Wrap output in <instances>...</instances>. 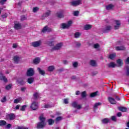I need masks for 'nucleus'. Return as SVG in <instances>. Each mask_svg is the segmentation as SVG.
Here are the masks:
<instances>
[{
  "mask_svg": "<svg viewBox=\"0 0 129 129\" xmlns=\"http://www.w3.org/2000/svg\"><path fill=\"white\" fill-rule=\"evenodd\" d=\"M39 119L40 121L37 123V128H44L46 126V123H45L46 118L44 117L43 115H41L39 116Z\"/></svg>",
  "mask_w": 129,
  "mask_h": 129,
  "instance_id": "f257e3e1",
  "label": "nucleus"
},
{
  "mask_svg": "<svg viewBox=\"0 0 129 129\" xmlns=\"http://www.w3.org/2000/svg\"><path fill=\"white\" fill-rule=\"evenodd\" d=\"M16 119V115L13 113H11L6 115V119L7 120H14Z\"/></svg>",
  "mask_w": 129,
  "mask_h": 129,
  "instance_id": "f03ea898",
  "label": "nucleus"
},
{
  "mask_svg": "<svg viewBox=\"0 0 129 129\" xmlns=\"http://www.w3.org/2000/svg\"><path fill=\"white\" fill-rule=\"evenodd\" d=\"M62 46H63V43L60 42L57 43L55 46L52 48L51 51H57L60 50V49L62 48Z\"/></svg>",
  "mask_w": 129,
  "mask_h": 129,
  "instance_id": "7ed1b4c3",
  "label": "nucleus"
},
{
  "mask_svg": "<svg viewBox=\"0 0 129 129\" xmlns=\"http://www.w3.org/2000/svg\"><path fill=\"white\" fill-rule=\"evenodd\" d=\"M52 31L53 30L52 28H49L48 26H45L42 30V33H46V32H47V33H51Z\"/></svg>",
  "mask_w": 129,
  "mask_h": 129,
  "instance_id": "20e7f679",
  "label": "nucleus"
},
{
  "mask_svg": "<svg viewBox=\"0 0 129 129\" xmlns=\"http://www.w3.org/2000/svg\"><path fill=\"white\" fill-rule=\"evenodd\" d=\"M116 25L114 26V30H118L119 29V27H120V21L119 20H115L114 21Z\"/></svg>",
  "mask_w": 129,
  "mask_h": 129,
  "instance_id": "39448f33",
  "label": "nucleus"
},
{
  "mask_svg": "<svg viewBox=\"0 0 129 129\" xmlns=\"http://www.w3.org/2000/svg\"><path fill=\"white\" fill-rule=\"evenodd\" d=\"M41 45H42V41L41 40H39V41L33 42V46L35 48L40 47Z\"/></svg>",
  "mask_w": 129,
  "mask_h": 129,
  "instance_id": "423d86ee",
  "label": "nucleus"
},
{
  "mask_svg": "<svg viewBox=\"0 0 129 129\" xmlns=\"http://www.w3.org/2000/svg\"><path fill=\"white\" fill-rule=\"evenodd\" d=\"M72 106L74 107V108H77V109H81V105H78L77 102H74L72 103Z\"/></svg>",
  "mask_w": 129,
  "mask_h": 129,
  "instance_id": "0eeeda50",
  "label": "nucleus"
},
{
  "mask_svg": "<svg viewBox=\"0 0 129 129\" xmlns=\"http://www.w3.org/2000/svg\"><path fill=\"white\" fill-rule=\"evenodd\" d=\"M81 1L80 0H78L76 1H73L71 2V5L73 6V7H76L77 6H79L80 5Z\"/></svg>",
  "mask_w": 129,
  "mask_h": 129,
  "instance_id": "6e6552de",
  "label": "nucleus"
},
{
  "mask_svg": "<svg viewBox=\"0 0 129 129\" xmlns=\"http://www.w3.org/2000/svg\"><path fill=\"white\" fill-rule=\"evenodd\" d=\"M116 51H124L125 50V47L123 45L121 46H116L115 47Z\"/></svg>",
  "mask_w": 129,
  "mask_h": 129,
  "instance_id": "1a4fd4ad",
  "label": "nucleus"
},
{
  "mask_svg": "<svg viewBox=\"0 0 129 129\" xmlns=\"http://www.w3.org/2000/svg\"><path fill=\"white\" fill-rule=\"evenodd\" d=\"M108 100L111 104H116V101H115L114 98H113L112 97H109L108 98Z\"/></svg>",
  "mask_w": 129,
  "mask_h": 129,
  "instance_id": "9d476101",
  "label": "nucleus"
},
{
  "mask_svg": "<svg viewBox=\"0 0 129 129\" xmlns=\"http://www.w3.org/2000/svg\"><path fill=\"white\" fill-rule=\"evenodd\" d=\"M21 59V57H19V55H16L14 57L13 60L14 61V62L16 64H18L20 62V60Z\"/></svg>",
  "mask_w": 129,
  "mask_h": 129,
  "instance_id": "9b49d317",
  "label": "nucleus"
},
{
  "mask_svg": "<svg viewBox=\"0 0 129 129\" xmlns=\"http://www.w3.org/2000/svg\"><path fill=\"white\" fill-rule=\"evenodd\" d=\"M39 108V104L38 102H33V110H37Z\"/></svg>",
  "mask_w": 129,
  "mask_h": 129,
  "instance_id": "f8f14e48",
  "label": "nucleus"
},
{
  "mask_svg": "<svg viewBox=\"0 0 129 129\" xmlns=\"http://www.w3.org/2000/svg\"><path fill=\"white\" fill-rule=\"evenodd\" d=\"M33 64H35V65H38L40 62H41V58L40 57H36L34 59H33Z\"/></svg>",
  "mask_w": 129,
  "mask_h": 129,
  "instance_id": "ddd939ff",
  "label": "nucleus"
},
{
  "mask_svg": "<svg viewBox=\"0 0 129 129\" xmlns=\"http://www.w3.org/2000/svg\"><path fill=\"white\" fill-rule=\"evenodd\" d=\"M118 110H119L120 111H121L122 112H126L127 110V108L125 107L120 106V107H118Z\"/></svg>",
  "mask_w": 129,
  "mask_h": 129,
  "instance_id": "4468645a",
  "label": "nucleus"
},
{
  "mask_svg": "<svg viewBox=\"0 0 129 129\" xmlns=\"http://www.w3.org/2000/svg\"><path fill=\"white\" fill-rule=\"evenodd\" d=\"M27 76H33V68H29L27 70Z\"/></svg>",
  "mask_w": 129,
  "mask_h": 129,
  "instance_id": "2eb2a0df",
  "label": "nucleus"
},
{
  "mask_svg": "<svg viewBox=\"0 0 129 129\" xmlns=\"http://www.w3.org/2000/svg\"><path fill=\"white\" fill-rule=\"evenodd\" d=\"M14 27L15 29V30H20V29L22 28V25L20 23H15Z\"/></svg>",
  "mask_w": 129,
  "mask_h": 129,
  "instance_id": "dca6fc26",
  "label": "nucleus"
},
{
  "mask_svg": "<svg viewBox=\"0 0 129 129\" xmlns=\"http://www.w3.org/2000/svg\"><path fill=\"white\" fill-rule=\"evenodd\" d=\"M111 30V26H106L105 28L103 30V33H108Z\"/></svg>",
  "mask_w": 129,
  "mask_h": 129,
  "instance_id": "f3484780",
  "label": "nucleus"
},
{
  "mask_svg": "<svg viewBox=\"0 0 129 129\" xmlns=\"http://www.w3.org/2000/svg\"><path fill=\"white\" fill-rule=\"evenodd\" d=\"M116 63L119 66H120V67H121V66L123 65V60H122L121 59H118L116 60Z\"/></svg>",
  "mask_w": 129,
  "mask_h": 129,
  "instance_id": "a211bd4d",
  "label": "nucleus"
},
{
  "mask_svg": "<svg viewBox=\"0 0 129 129\" xmlns=\"http://www.w3.org/2000/svg\"><path fill=\"white\" fill-rule=\"evenodd\" d=\"M39 97H40V94H39V93L36 92L33 94V99L35 100H38Z\"/></svg>",
  "mask_w": 129,
  "mask_h": 129,
  "instance_id": "6ab92c4d",
  "label": "nucleus"
},
{
  "mask_svg": "<svg viewBox=\"0 0 129 129\" xmlns=\"http://www.w3.org/2000/svg\"><path fill=\"white\" fill-rule=\"evenodd\" d=\"M114 8V6L112 4H109L106 6V10L107 11H109L110 10H112Z\"/></svg>",
  "mask_w": 129,
  "mask_h": 129,
  "instance_id": "aec40b11",
  "label": "nucleus"
},
{
  "mask_svg": "<svg viewBox=\"0 0 129 129\" xmlns=\"http://www.w3.org/2000/svg\"><path fill=\"white\" fill-rule=\"evenodd\" d=\"M91 28H92V25H89V24H86L84 27V30H86V31H88V30H90Z\"/></svg>",
  "mask_w": 129,
  "mask_h": 129,
  "instance_id": "412c9836",
  "label": "nucleus"
},
{
  "mask_svg": "<svg viewBox=\"0 0 129 129\" xmlns=\"http://www.w3.org/2000/svg\"><path fill=\"white\" fill-rule=\"evenodd\" d=\"M47 122H48L49 125H52V124L55 123V120H53L52 118H50L47 120Z\"/></svg>",
  "mask_w": 129,
  "mask_h": 129,
  "instance_id": "4be33fe9",
  "label": "nucleus"
},
{
  "mask_svg": "<svg viewBox=\"0 0 129 129\" xmlns=\"http://www.w3.org/2000/svg\"><path fill=\"white\" fill-rule=\"evenodd\" d=\"M37 70L38 71V72L39 73V74H40L41 75L44 76L46 74V72H45V71L41 70V68H38Z\"/></svg>",
  "mask_w": 129,
  "mask_h": 129,
  "instance_id": "5701e85b",
  "label": "nucleus"
},
{
  "mask_svg": "<svg viewBox=\"0 0 129 129\" xmlns=\"http://www.w3.org/2000/svg\"><path fill=\"white\" fill-rule=\"evenodd\" d=\"M116 66V64L113 62H111L108 64V67L109 68H114Z\"/></svg>",
  "mask_w": 129,
  "mask_h": 129,
  "instance_id": "b1692460",
  "label": "nucleus"
},
{
  "mask_svg": "<svg viewBox=\"0 0 129 129\" xmlns=\"http://www.w3.org/2000/svg\"><path fill=\"white\" fill-rule=\"evenodd\" d=\"M56 15H57V18H59V19L64 18V15H63V13L62 12H57L56 13Z\"/></svg>",
  "mask_w": 129,
  "mask_h": 129,
  "instance_id": "393cba45",
  "label": "nucleus"
},
{
  "mask_svg": "<svg viewBox=\"0 0 129 129\" xmlns=\"http://www.w3.org/2000/svg\"><path fill=\"white\" fill-rule=\"evenodd\" d=\"M90 64L93 67H95L96 66V62L93 59L90 60Z\"/></svg>",
  "mask_w": 129,
  "mask_h": 129,
  "instance_id": "a878e982",
  "label": "nucleus"
},
{
  "mask_svg": "<svg viewBox=\"0 0 129 129\" xmlns=\"http://www.w3.org/2000/svg\"><path fill=\"white\" fill-rule=\"evenodd\" d=\"M54 70L55 67H54V66H50L48 68V70L49 72H53V71H54Z\"/></svg>",
  "mask_w": 129,
  "mask_h": 129,
  "instance_id": "bb28decb",
  "label": "nucleus"
},
{
  "mask_svg": "<svg viewBox=\"0 0 129 129\" xmlns=\"http://www.w3.org/2000/svg\"><path fill=\"white\" fill-rule=\"evenodd\" d=\"M116 56V54H115V53L110 54L109 55V58L111 60H113V59H114V58H115Z\"/></svg>",
  "mask_w": 129,
  "mask_h": 129,
  "instance_id": "cd10ccee",
  "label": "nucleus"
},
{
  "mask_svg": "<svg viewBox=\"0 0 129 129\" xmlns=\"http://www.w3.org/2000/svg\"><path fill=\"white\" fill-rule=\"evenodd\" d=\"M102 123H108L109 122V119L108 118H105L101 120Z\"/></svg>",
  "mask_w": 129,
  "mask_h": 129,
  "instance_id": "c85d7f7f",
  "label": "nucleus"
},
{
  "mask_svg": "<svg viewBox=\"0 0 129 129\" xmlns=\"http://www.w3.org/2000/svg\"><path fill=\"white\" fill-rule=\"evenodd\" d=\"M99 105H101V103L98 102V103H96L93 107L94 109H97V106H99Z\"/></svg>",
  "mask_w": 129,
  "mask_h": 129,
  "instance_id": "c756f323",
  "label": "nucleus"
},
{
  "mask_svg": "<svg viewBox=\"0 0 129 129\" xmlns=\"http://www.w3.org/2000/svg\"><path fill=\"white\" fill-rule=\"evenodd\" d=\"M81 35V34H80L79 32H76L75 33V38H76V39H78V38H79L80 37V36Z\"/></svg>",
  "mask_w": 129,
  "mask_h": 129,
  "instance_id": "7c9ffc66",
  "label": "nucleus"
},
{
  "mask_svg": "<svg viewBox=\"0 0 129 129\" xmlns=\"http://www.w3.org/2000/svg\"><path fill=\"white\" fill-rule=\"evenodd\" d=\"M98 92L96 91V92L91 93L90 95V97H95V96H96V95H97Z\"/></svg>",
  "mask_w": 129,
  "mask_h": 129,
  "instance_id": "2f4dec72",
  "label": "nucleus"
},
{
  "mask_svg": "<svg viewBox=\"0 0 129 129\" xmlns=\"http://www.w3.org/2000/svg\"><path fill=\"white\" fill-rule=\"evenodd\" d=\"M61 28L62 29H68V28L69 27H68V25L67 24L62 23L61 24Z\"/></svg>",
  "mask_w": 129,
  "mask_h": 129,
  "instance_id": "473e14b6",
  "label": "nucleus"
},
{
  "mask_svg": "<svg viewBox=\"0 0 129 129\" xmlns=\"http://www.w3.org/2000/svg\"><path fill=\"white\" fill-rule=\"evenodd\" d=\"M27 105H24L23 106H21V108H20V110L21 111H25L26 110V108H27Z\"/></svg>",
  "mask_w": 129,
  "mask_h": 129,
  "instance_id": "72a5a7b5",
  "label": "nucleus"
},
{
  "mask_svg": "<svg viewBox=\"0 0 129 129\" xmlns=\"http://www.w3.org/2000/svg\"><path fill=\"white\" fill-rule=\"evenodd\" d=\"M7 124V121L5 120H0V126L2 125H6Z\"/></svg>",
  "mask_w": 129,
  "mask_h": 129,
  "instance_id": "f704fd0d",
  "label": "nucleus"
},
{
  "mask_svg": "<svg viewBox=\"0 0 129 129\" xmlns=\"http://www.w3.org/2000/svg\"><path fill=\"white\" fill-rule=\"evenodd\" d=\"M39 10H40V8H39V7H34L33 8V13H37V12H38L39 11Z\"/></svg>",
  "mask_w": 129,
  "mask_h": 129,
  "instance_id": "c9c22d12",
  "label": "nucleus"
},
{
  "mask_svg": "<svg viewBox=\"0 0 129 129\" xmlns=\"http://www.w3.org/2000/svg\"><path fill=\"white\" fill-rule=\"evenodd\" d=\"M81 97L82 98H85L86 97V91H83L81 93Z\"/></svg>",
  "mask_w": 129,
  "mask_h": 129,
  "instance_id": "e433bc0d",
  "label": "nucleus"
},
{
  "mask_svg": "<svg viewBox=\"0 0 129 129\" xmlns=\"http://www.w3.org/2000/svg\"><path fill=\"white\" fill-rule=\"evenodd\" d=\"M22 100V99L21 98H17L16 99L14 100V103H19L20 101Z\"/></svg>",
  "mask_w": 129,
  "mask_h": 129,
  "instance_id": "4c0bfd02",
  "label": "nucleus"
},
{
  "mask_svg": "<svg viewBox=\"0 0 129 129\" xmlns=\"http://www.w3.org/2000/svg\"><path fill=\"white\" fill-rule=\"evenodd\" d=\"M73 15L74 16H75V17H78V16L79 15V11H74Z\"/></svg>",
  "mask_w": 129,
  "mask_h": 129,
  "instance_id": "58836bf2",
  "label": "nucleus"
},
{
  "mask_svg": "<svg viewBox=\"0 0 129 129\" xmlns=\"http://www.w3.org/2000/svg\"><path fill=\"white\" fill-rule=\"evenodd\" d=\"M1 80H3L4 82H8V79L6 78V76H2Z\"/></svg>",
  "mask_w": 129,
  "mask_h": 129,
  "instance_id": "ea45409f",
  "label": "nucleus"
},
{
  "mask_svg": "<svg viewBox=\"0 0 129 129\" xmlns=\"http://www.w3.org/2000/svg\"><path fill=\"white\" fill-rule=\"evenodd\" d=\"M51 14V11H48L44 15V17H49Z\"/></svg>",
  "mask_w": 129,
  "mask_h": 129,
  "instance_id": "a19ab883",
  "label": "nucleus"
},
{
  "mask_svg": "<svg viewBox=\"0 0 129 129\" xmlns=\"http://www.w3.org/2000/svg\"><path fill=\"white\" fill-rule=\"evenodd\" d=\"M73 66L74 67V68H77V67H78V62L75 61L73 63Z\"/></svg>",
  "mask_w": 129,
  "mask_h": 129,
  "instance_id": "79ce46f5",
  "label": "nucleus"
},
{
  "mask_svg": "<svg viewBox=\"0 0 129 129\" xmlns=\"http://www.w3.org/2000/svg\"><path fill=\"white\" fill-rule=\"evenodd\" d=\"M126 76H129V66H127L126 67Z\"/></svg>",
  "mask_w": 129,
  "mask_h": 129,
  "instance_id": "37998d69",
  "label": "nucleus"
},
{
  "mask_svg": "<svg viewBox=\"0 0 129 129\" xmlns=\"http://www.w3.org/2000/svg\"><path fill=\"white\" fill-rule=\"evenodd\" d=\"M62 116H58L56 118L55 120L56 121H60V120H62Z\"/></svg>",
  "mask_w": 129,
  "mask_h": 129,
  "instance_id": "c03bdc74",
  "label": "nucleus"
},
{
  "mask_svg": "<svg viewBox=\"0 0 129 129\" xmlns=\"http://www.w3.org/2000/svg\"><path fill=\"white\" fill-rule=\"evenodd\" d=\"M27 82H28L29 84L33 83V78H30L28 79Z\"/></svg>",
  "mask_w": 129,
  "mask_h": 129,
  "instance_id": "a18cd8bd",
  "label": "nucleus"
},
{
  "mask_svg": "<svg viewBox=\"0 0 129 129\" xmlns=\"http://www.w3.org/2000/svg\"><path fill=\"white\" fill-rule=\"evenodd\" d=\"M11 88H12V85H9L6 87V89H7V90H10Z\"/></svg>",
  "mask_w": 129,
  "mask_h": 129,
  "instance_id": "49530a36",
  "label": "nucleus"
},
{
  "mask_svg": "<svg viewBox=\"0 0 129 129\" xmlns=\"http://www.w3.org/2000/svg\"><path fill=\"white\" fill-rule=\"evenodd\" d=\"M48 45L49 46H50V47H53V46H54V41H50L48 43Z\"/></svg>",
  "mask_w": 129,
  "mask_h": 129,
  "instance_id": "de8ad7c7",
  "label": "nucleus"
},
{
  "mask_svg": "<svg viewBox=\"0 0 129 129\" xmlns=\"http://www.w3.org/2000/svg\"><path fill=\"white\" fill-rule=\"evenodd\" d=\"M76 46L78 48H79V47L81 46V43H80V42H76Z\"/></svg>",
  "mask_w": 129,
  "mask_h": 129,
  "instance_id": "09e8293b",
  "label": "nucleus"
},
{
  "mask_svg": "<svg viewBox=\"0 0 129 129\" xmlns=\"http://www.w3.org/2000/svg\"><path fill=\"white\" fill-rule=\"evenodd\" d=\"M16 129H28V128L24 126H18Z\"/></svg>",
  "mask_w": 129,
  "mask_h": 129,
  "instance_id": "8fccbe9b",
  "label": "nucleus"
},
{
  "mask_svg": "<svg viewBox=\"0 0 129 129\" xmlns=\"http://www.w3.org/2000/svg\"><path fill=\"white\" fill-rule=\"evenodd\" d=\"M21 21H26L27 20V17L25 16H22L21 18Z\"/></svg>",
  "mask_w": 129,
  "mask_h": 129,
  "instance_id": "3c124183",
  "label": "nucleus"
},
{
  "mask_svg": "<svg viewBox=\"0 0 129 129\" xmlns=\"http://www.w3.org/2000/svg\"><path fill=\"white\" fill-rule=\"evenodd\" d=\"M1 101L2 102H6V101H7V97L5 96L3 98H2Z\"/></svg>",
  "mask_w": 129,
  "mask_h": 129,
  "instance_id": "603ef678",
  "label": "nucleus"
},
{
  "mask_svg": "<svg viewBox=\"0 0 129 129\" xmlns=\"http://www.w3.org/2000/svg\"><path fill=\"white\" fill-rule=\"evenodd\" d=\"M94 48H95V49H97V48H99V44H98V43L95 44L94 45Z\"/></svg>",
  "mask_w": 129,
  "mask_h": 129,
  "instance_id": "864d4df0",
  "label": "nucleus"
},
{
  "mask_svg": "<svg viewBox=\"0 0 129 129\" xmlns=\"http://www.w3.org/2000/svg\"><path fill=\"white\" fill-rule=\"evenodd\" d=\"M51 107V105H49V104H45L44 106V108H49Z\"/></svg>",
  "mask_w": 129,
  "mask_h": 129,
  "instance_id": "5fc2aeb1",
  "label": "nucleus"
},
{
  "mask_svg": "<svg viewBox=\"0 0 129 129\" xmlns=\"http://www.w3.org/2000/svg\"><path fill=\"white\" fill-rule=\"evenodd\" d=\"M111 119H112L113 121H116V117H115V116H112V117H111Z\"/></svg>",
  "mask_w": 129,
  "mask_h": 129,
  "instance_id": "6e6d98bb",
  "label": "nucleus"
},
{
  "mask_svg": "<svg viewBox=\"0 0 129 129\" xmlns=\"http://www.w3.org/2000/svg\"><path fill=\"white\" fill-rule=\"evenodd\" d=\"M68 27L69 28V27H70V26H71V25H72V21H69L68 23Z\"/></svg>",
  "mask_w": 129,
  "mask_h": 129,
  "instance_id": "4d7b16f0",
  "label": "nucleus"
},
{
  "mask_svg": "<svg viewBox=\"0 0 129 129\" xmlns=\"http://www.w3.org/2000/svg\"><path fill=\"white\" fill-rule=\"evenodd\" d=\"M6 2H7V0H0V4H1V5H4Z\"/></svg>",
  "mask_w": 129,
  "mask_h": 129,
  "instance_id": "13d9d810",
  "label": "nucleus"
},
{
  "mask_svg": "<svg viewBox=\"0 0 129 129\" xmlns=\"http://www.w3.org/2000/svg\"><path fill=\"white\" fill-rule=\"evenodd\" d=\"M122 114L120 112H118L117 113V116H118V117H120V116H122Z\"/></svg>",
  "mask_w": 129,
  "mask_h": 129,
  "instance_id": "bf43d9fd",
  "label": "nucleus"
},
{
  "mask_svg": "<svg viewBox=\"0 0 129 129\" xmlns=\"http://www.w3.org/2000/svg\"><path fill=\"white\" fill-rule=\"evenodd\" d=\"M64 103H65V104H68V103H69V102L68 101V99H64Z\"/></svg>",
  "mask_w": 129,
  "mask_h": 129,
  "instance_id": "052dcab7",
  "label": "nucleus"
},
{
  "mask_svg": "<svg viewBox=\"0 0 129 129\" xmlns=\"http://www.w3.org/2000/svg\"><path fill=\"white\" fill-rule=\"evenodd\" d=\"M7 128L10 129L11 127H12V125L11 124H8L6 126Z\"/></svg>",
  "mask_w": 129,
  "mask_h": 129,
  "instance_id": "680f3d73",
  "label": "nucleus"
},
{
  "mask_svg": "<svg viewBox=\"0 0 129 129\" xmlns=\"http://www.w3.org/2000/svg\"><path fill=\"white\" fill-rule=\"evenodd\" d=\"M18 47V44L14 43L13 45V48H17Z\"/></svg>",
  "mask_w": 129,
  "mask_h": 129,
  "instance_id": "e2e57ef3",
  "label": "nucleus"
},
{
  "mask_svg": "<svg viewBox=\"0 0 129 129\" xmlns=\"http://www.w3.org/2000/svg\"><path fill=\"white\" fill-rule=\"evenodd\" d=\"M125 64H129V57H128L125 61Z\"/></svg>",
  "mask_w": 129,
  "mask_h": 129,
  "instance_id": "0e129e2a",
  "label": "nucleus"
},
{
  "mask_svg": "<svg viewBox=\"0 0 129 129\" xmlns=\"http://www.w3.org/2000/svg\"><path fill=\"white\" fill-rule=\"evenodd\" d=\"M26 87H22L21 88V91L25 92L26 91Z\"/></svg>",
  "mask_w": 129,
  "mask_h": 129,
  "instance_id": "69168bd1",
  "label": "nucleus"
},
{
  "mask_svg": "<svg viewBox=\"0 0 129 129\" xmlns=\"http://www.w3.org/2000/svg\"><path fill=\"white\" fill-rule=\"evenodd\" d=\"M19 83L21 85H24V84H25V82L24 81H21L19 82Z\"/></svg>",
  "mask_w": 129,
  "mask_h": 129,
  "instance_id": "338daca9",
  "label": "nucleus"
},
{
  "mask_svg": "<svg viewBox=\"0 0 129 129\" xmlns=\"http://www.w3.org/2000/svg\"><path fill=\"white\" fill-rule=\"evenodd\" d=\"M80 94V92L79 91H77L76 92V95H79Z\"/></svg>",
  "mask_w": 129,
  "mask_h": 129,
  "instance_id": "774afa93",
  "label": "nucleus"
}]
</instances>
